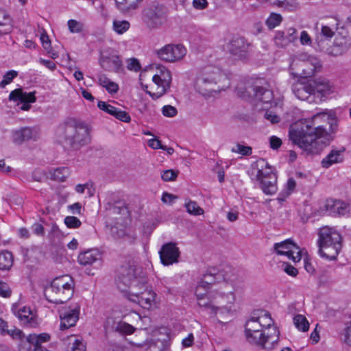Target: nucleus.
<instances>
[{
    "instance_id": "obj_1",
    "label": "nucleus",
    "mask_w": 351,
    "mask_h": 351,
    "mask_svg": "<svg viewBox=\"0 0 351 351\" xmlns=\"http://www.w3.org/2000/svg\"><path fill=\"white\" fill-rule=\"evenodd\" d=\"M319 117L315 115L312 119L302 121L289 131L293 143L307 154H319L330 141V135L323 125H317Z\"/></svg>"
},
{
    "instance_id": "obj_2",
    "label": "nucleus",
    "mask_w": 351,
    "mask_h": 351,
    "mask_svg": "<svg viewBox=\"0 0 351 351\" xmlns=\"http://www.w3.org/2000/svg\"><path fill=\"white\" fill-rule=\"evenodd\" d=\"M245 336L247 341L272 350L278 343L280 331L274 326V321L268 312L261 311L257 317H252L245 323Z\"/></svg>"
},
{
    "instance_id": "obj_3",
    "label": "nucleus",
    "mask_w": 351,
    "mask_h": 351,
    "mask_svg": "<svg viewBox=\"0 0 351 351\" xmlns=\"http://www.w3.org/2000/svg\"><path fill=\"white\" fill-rule=\"evenodd\" d=\"M318 254L330 261L336 260L342 248L341 234L334 228L323 226L318 230Z\"/></svg>"
},
{
    "instance_id": "obj_4",
    "label": "nucleus",
    "mask_w": 351,
    "mask_h": 351,
    "mask_svg": "<svg viewBox=\"0 0 351 351\" xmlns=\"http://www.w3.org/2000/svg\"><path fill=\"white\" fill-rule=\"evenodd\" d=\"M63 134L65 143L75 149H80L90 141L88 127L75 120H69L65 123Z\"/></svg>"
},
{
    "instance_id": "obj_5",
    "label": "nucleus",
    "mask_w": 351,
    "mask_h": 351,
    "mask_svg": "<svg viewBox=\"0 0 351 351\" xmlns=\"http://www.w3.org/2000/svg\"><path fill=\"white\" fill-rule=\"evenodd\" d=\"M138 270L134 265H122L118 271L116 280L117 288L128 297L132 291V287H138L145 280V278L138 276Z\"/></svg>"
},
{
    "instance_id": "obj_6",
    "label": "nucleus",
    "mask_w": 351,
    "mask_h": 351,
    "mask_svg": "<svg viewBox=\"0 0 351 351\" xmlns=\"http://www.w3.org/2000/svg\"><path fill=\"white\" fill-rule=\"evenodd\" d=\"M74 282L70 276L57 277L51 282V289L56 295L53 301L56 304H62L69 300L73 293Z\"/></svg>"
},
{
    "instance_id": "obj_7",
    "label": "nucleus",
    "mask_w": 351,
    "mask_h": 351,
    "mask_svg": "<svg viewBox=\"0 0 351 351\" xmlns=\"http://www.w3.org/2000/svg\"><path fill=\"white\" fill-rule=\"evenodd\" d=\"M221 76L219 69L212 66L205 67L197 77V90L202 95H208L212 90L211 86L217 84Z\"/></svg>"
},
{
    "instance_id": "obj_8",
    "label": "nucleus",
    "mask_w": 351,
    "mask_h": 351,
    "mask_svg": "<svg viewBox=\"0 0 351 351\" xmlns=\"http://www.w3.org/2000/svg\"><path fill=\"white\" fill-rule=\"evenodd\" d=\"M156 296V293L148 288L145 280L141 286L138 287H132L131 293L127 298L131 302L149 310L155 305Z\"/></svg>"
},
{
    "instance_id": "obj_9",
    "label": "nucleus",
    "mask_w": 351,
    "mask_h": 351,
    "mask_svg": "<svg viewBox=\"0 0 351 351\" xmlns=\"http://www.w3.org/2000/svg\"><path fill=\"white\" fill-rule=\"evenodd\" d=\"M165 19L166 9L159 3H153L145 8L143 12V21L151 28L160 26Z\"/></svg>"
},
{
    "instance_id": "obj_10",
    "label": "nucleus",
    "mask_w": 351,
    "mask_h": 351,
    "mask_svg": "<svg viewBox=\"0 0 351 351\" xmlns=\"http://www.w3.org/2000/svg\"><path fill=\"white\" fill-rule=\"evenodd\" d=\"M273 248L278 255H285L294 263H298L301 260L300 247L291 239L276 243Z\"/></svg>"
},
{
    "instance_id": "obj_11",
    "label": "nucleus",
    "mask_w": 351,
    "mask_h": 351,
    "mask_svg": "<svg viewBox=\"0 0 351 351\" xmlns=\"http://www.w3.org/2000/svg\"><path fill=\"white\" fill-rule=\"evenodd\" d=\"M291 90L300 100L308 101L309 103L315 101V90L311 81L298 80L291 85Z\"/></svg>"
},
{
    "instance_id": "obj_12",
    "label": "nucleus",
    "mask_w": 351,
    "mask_h": 351,
    "mask_svg": "<svg viewBox=\"0 0 351 351\" xmlns=\"http://www.w3.org/2000/svg\"><path fill=\"white\" fill-rule=\"evenodd\" d=\"M186 52V49L182 45L169 44L158 50L156 53L160 60L173 62L182 59Z\"/></svg>"
},
{
    "instance_id": "obj_13",
    "label": "nucleus",
    "mask_w": 351,
    "mask_h": 351,
    "mask_svg": "<svg viewBox=\"0 0 351 351\" xmlns=\"http://www.w3.org/2000/svg\"><path fill=\"white\" fill-rule=\"evenodd\" d=\"M152 80L157 86V90L155 93L146 91V93L153 99H157L165 95L167 90L170 87L171 81V73L164 67L163 69L160 71V75H154Z\"/></svg>"
},
{
    "instance_id": "obj_14",
    "label": "nucleus",
    "mask_w": 351,
    "mask_h": 351,
    "mask_svg": "<svg viewBox=\"0 0 351 351\" xmlns=\"http://www.w3.org/2000/svg\"><path fill=\"white\" fill-rule=\"evenodd\" d=\"M80 311V305L74 304L68 308H64L60 311V318L61 320L60 328L61 330L68 329L75 325L79 319Z\"/></svg>"
},
{
    "instance_id": "obj_15",
    "label": "nucleus",
    "mask_w": 351,
    "mask_h": 351,
    "mask_svg": "<svg viewBox=\"0 0 351 351\" xmlns=\"http://www.w3.org/2000/svg\"><path fill=\"white\" fill-rule=\"evenodd\" d=\"M99 62L101 68L107 71L119 73L123 71L121 58L116 53H102Z\"/></svg>"
},
{
    "instance_id": "obj_16",
    "label": "nucleus",
    "mask_w": 351,
    "mask_h": 351,
    "mask_svg": "<svg viewBox=\"0 0 351 351\" xmlns=\"http://www.w3.org/2000/svg\"><path fill=\"white\" fill-rule=\"evenodd\" d=\"M159 254L162 264L169 266L178 262L180 250L176 243L170 242L162 246Z\"/></svg>"
},
{
    "instance_id": "obj_17",
    "label": "nucleus",
    "mask_w": 351,
    "mask_h": 351,
    "mask_svg": "<svg viewBox=\"0 0 351 351\" xmlns=\"http://www.w3.org/2000/svg\"><path fill=\"white\" fill-rule=\"evenodd\" d=\"M300 60L302 61L300 65L302 69V74L305 77H311L321 69L322 64L319 60L315 56L301 54Z\"/></svg>"
},
{
    "instance_id": "obj_18",
    "label": "nucleus",
    "mask_w": 351,
    "mask_h": 351,
    "mask_svg": "<svg viewBox=\"0 0 351 351\" xmlns=\"http://www.w3.org/2000/svg\"><path fill=\"white\" fill-rule=\"evenodd\" d=\"M297 39V31L293 27H290L282 31H277L274 38L276 46L280 48H285Z\"/></svg>"
},
{
    "instance_id": "obj_19",
    "label": "nucleus",
    "mask_w": 351,
    "mask_h": 351,
    "mask_svg": "<svg viewBox=\"0 0 351 351\" xmlns=\"http://www.w3.org/2000/svg\"><path fill=\"white\" fill-rule=\"evenodd\" d=\"M10 100L19 101L22 105L20 108L23 110H28L31 103L36 101L34 93H25L20 89H16L12 91L9 95Z\"/></svg>"
},
{
    "instance_id": "obj_20",
    "label": "nucleus",
    "mask_w": 351,
    "mask_h": 351,
    "mask_svg": "<svg viewBox=\"0 0 351 351\" xmlns=\"http://www.w3.org/2000/svg\"><path fill=\"white\" fill-rule=\"evenodd\" d=\"M78 262L82 265H92L94 263L101 265V254L98 249H90L78 255Z\"/></svg>"
},
{
    "instance_id": "obj_21",
    "label": "nucleus",
    "mask_w": 351,
    "mask_h": 351,
    "mask_svg": "<svg viewBox=\"0 0 351 351\" xmlns=\"http://www.w3.org/2000/svg\"><path fill=\"white\" fill-rule=\"evenodd\" d=\"M249 44L242 37L233 38L228 45V49L234 56L239 58H245L247 52Z\"/></svg>"
},
{
    "instance_id": "obj_22",
    "label": "nucleus",
    "mask_w": 351,
    "mask_h": 351,
    "mask_svg": "<svg viewBox=\"0 0 351 351\" xmlns=\"http://www.w3.org/2000/svg\"><path fill=\"white\" fill-rule=\"evenodd\" d=\"M97 107L100 110L114 117L115 118L125 123H128L130 121L131 118L128 112H126L125 111L119 110L116 107L111 106L105 101H99L97 104Z\"/></svg>"
},
{
    "instance_id": "obj_23",
    "label": "nucleus",
    "mask_w": 351,
    "mask_h": 351,
    "mask_svg": "<svg viewBox=\"0 0 351 351\" xmlns=\"http://www.w3.org/2000/svg\"><path fill=\"white\" fill-rule=\"evenodd\" d=\"M324 208L330 215H344L348 213L347 204L341 200L327 199Z\"/></svg>"
},
{
    "instance_id": "obj_24",
    "label": "nucleus",
    "mask_w": 351,
    "mask_h": 351,
    "mask_svg": "<svg viewBox=\"0 0 351 351\" xmlns=\"http://www.w3.org/2000/svg\"><path fill=\"white\" fill-rule=\"evenodd\" d=\"M12 310L14 314L24 324H29L32 327H35L37 325L29 308L26 306L19 308V305L14 304L12 306Z\"/></svg>"
},
{
    "instance_id": "obj_25",
    "label": "nucleus",
    "mask_w": 351,
    "mask_h": 351,
    "mask_svg": "<svg viewBox=\"0 0 351 351\" xmlns=\"http://www.w3.org/2000/svg\"><path fill=\"white\" fill-rule=\"evenodd\" d=\"M248 93L257 101L268 104L273 99V93L271 90L263 86H252L249 88Z\"/></svg>"
},
{
    "instance_id": "obj_26",
    "label": "nucleus",
    "mask_w": 351,
    "mask_h": 351,
    "mask_svg": "<svg viewBox=\"0 0 351 351\" xmlns=\"http://www.w3.org/2000/svg\"><path fill=\"white\" fill-rule=\"evenodd\" d=\"M223 279V276L221 272L215 268H210L203 275L199 282L210 289L212 285L219 282Z\"/></svg>"
},
{
    "instance_id": "obj_27",
    "label": "nucleus",
    "mask_w": 351,
    "mask_h": 351,
    "mask_svg": "<svg viewBox=\"0 0 351 351\" xmlns=\"http://www.w3.org/2000/svg\"><path fill=\"white\" fill-rule=\"evenodd\" d=\"M343 152L337 149H332L322 161L323 168L328 169L334 164L342 162L343 160Z\"/></svg>"
},
{
    "instance_id": "obj_28",
    "label": "nucleus",
    "mask_w": 351,
    "mask_h": 351,
    "mask_svg": "<svg viewBox=\"0 0 351 351\" xmlns=\"http://www.w3.org/2000/svg\"><path fill=\"white\" fill-rule=\"evenodd\" d=\"M49 340L50 335L48 333L30 334L28 335V341L34 347L33 351H48L45 347L42 346V343L48 342Z\"/></svg>"
},
{
    "instance_id": "obj_29",
    "label": "nucleus",
    "mask_w": 351,
    "mask_h": 351,
    "mask_svg": "<svg viewBox=\"0 0 351 351\" xmlns=\"http://www.w3.org/2000/svg\"><path fill=\"white\" fill-rule=\"evenodd\" d=\"M315 87V94L318 93L322 97L326 96L334 92V86L329 80L326 79H318L312 82Z\"/></svg>"
},
{
    "instance_id": "obj_30",
    "label": "nucleus",
    "mask_w": 351,
    "mask_h": 351,
    "mask_svg": "<svg viewBox=\"0 0 351 351\" xmlns=\"http://www.w3.org/2000/svg\"><path fill=\"white\" fill-rule=\"evenodd\" d=\"M197 304L200 307L209 311V313L213 315H216L218 313L221 314L229 313L231 311L230 307L217 306L211 302L206 301L204 297H203V299H198Z\"/></svg>"
},
{
    "instance_id": "obj_31",
    "label": "nucleus",
    "mask_w": 351,
    "mask_h": 351,
    "mask_svg": "<svg viewBox=\"0 0 351 351\" xmlns=\"http://www.w3.org/2000/svg\"><path fill=\"white\" fill-rule=\"evenodd\" d=\"M12 140L16 144L34 138V133L30 128H23L12 132Z\"/></svg>"
},
{
    "instance_id": "obj_32",
    "label": "nucleus",
    "mask_w": 351,
    "mask_h": 351,
    "mask_svg": "<svg viewBox=\"0 0 351 351\" xmlns=\"http://www.w3.org/2000/svg\"><path fill=\"white\" fill-rule=\"evenodd\" d=\"M259 182L261 187L265 194L271 195L276 192L277 176L276 174H270L268 178H262Z\"/></svg>"
},
{
    "instance_id": "obj_33",
    "label": "nucleus",
    "mask_w": 351,
    "mask_h": 351,
    "mask_svg": "<svg viewBox=\"0 0 351 351\" xmlns=\"http://www.w3.org/2000/svg\"><path fill=\"white\" fill-rule=\"evenodd\" d=\"M334 43L345 52L347 51L351 46L350 38L348 36L347 32H346L344 35H341V34H337L335 38Z\"/></svg>"
},
{
    "instance_id": "obj_34",
    "label": "nucleus",
    "mask_w": 351,
    "mask_h": 351,
    "mask_svg": "<svg viewBox=\"0 0 351 351\" xmlns=\"http://www.w3.org/2000/svg\"><path fill=\"white\" fill-rule=\"evenodd\" d=\"M13 263L12 254L8 251L0 253V269H9Z\"/></svg>"
},
{
    "instance_id": "obj_35",
    "label": "nucleus",
    "mask_w": 351,
    "mask_h": 351,
    "mask_svg": "<svg viewBox=\"0 0 351 351\" xmlns=\"http://www.w3.org/2000/svg\"><path fill=\"white\" fill-rule=\"evenodd\" d=\"M70 173L67 167H62L53 169L51 173V177L53 180L63 182L69 176Z\"/></svg>"
},
{
    "instance_id": "obj_36",
    "label": "nucleus",
    "mask_w": 351,
    "mask_h": 351,
    "mask_svg": "<svg viewBox=\"0 0 351 351\" xmlns=\"http://www.w3.org/2000/svg\"><path fill=\"white\" fill-rule=\"evenodd\" d=\"M258 164H261V167L265 165V169H261L257 171L256 176L257 180L261 181L262 178H268L270 174H275L265 160L258 161Z\"/></svg>"
},
{
    "instance_id": "obj_37",
    "label": "nucleus",
    "mask_w": 351,
    "mask_h": 351,
    "mask_svg": "<svg viewBox=\"0 0 351 351\" xmlns=\"http://www.w3.org/2000/svg\"><path fill=\"white\" fill-rule=\"evenodd\" d=\"M293 323L295 327L302 331L306 332L309 328V324L306 318L302 315H297L293 317Z\"/></svg>"
},
{
    "instance_id": "obj_38",
    "label": "nucleus",
    "mask_w": 351,
    "mask_h": 351,
    "mask_svg": "<svg viewBox=\"0 0 351 351\" xmlns=\"http://www.w3.org/2000/svg\"><path fill=\"white\" fill-rule=\"evenodd\" d=\"M282 21V17L280 14L271 13L266 20V25L268 28L271 29L279 25Z\"/></svg>"
},
{
    "instance_id": "obj_39",
    "label": "nucleus",
    "mask_w": 351,
    "mask_h": 351,
    "mask_svg": "<svg viewBox=\"0 0 351 351\" xmlns=\"http://www.w3.org/2000/svg\"><path fill=\"white\" fill-rule=\"evenodd\" d=\"M115 330L117 332L122 333V334L131 335L135 331L136 329L133 326H132L125 322L121 321L117 324Z\"/></svg>"
},
{
    "instance_id": "obj_40",
    "label": "nucleus",
    "mask_w": 351,
    "mask_h": 351,
    "mask_svg": "<svg viewBox=\"0 0 351 351\" xmlns=\"http://www.w3.org/2000/svg\"><path fill=\"white\" fill-rule=\"evenodd\" d=\"M130 23L128 21H113V29L119 34H122L130 28Z\"/></svg>"
},
{
    "instance_id": "obj_41",
    "label": "nucleus",
    "mask_w": 351,
    "mask_h": 351,
    "mask_svg": "<svg viewBox=\"0 0 351 351\" xmlns=\"http://www.w3.org/2000/svg\"><path fill=\"white\" fill-rule=\"evenodd\" d=\"M185 207L187 212L191 215H201L204 213V210L194 201H189L188 203H186Z\"/></svg>"
},
{
    "instance_id": "obj_42",
    "label": "nucleus",
    "mask_w": 351,
    "mask_h": 351,
    "mask_svg": "<svg viewBox=\"0 0 351 351\" xmlns=\"http://www.w3.org/2000/svg\"><path fill=\"white\" fill-rule=\"evenodd\" d=\"M232 152L238 153L243 156H250L252 153V149L250 146H245L240 143L236 144L232 149Z\"/></svg>"
},
{
    "instance_id": "obj_43",
    "label": "nucleus",
    "mask_w": 351,
    "mask_h": 351,
    "mask_svg": "<svg viewBox=\"0 0 351 351\" xmlns=\"http://www.w3.org/2000/svg\"><path fill=\"white\" fill-rule=\"evenodd\" d=\"M68 27L71 33H80L84 29V24L74 19L68 21Z\"/></svg>"
},
{
    "instance_id": "obj_44",
    "label": "nucleus",
    "mask_w": 351,
    "mask_h": 351,
    "mask_svg": "<svg viewBox=\"0 0 351 351\" xmlns=\"http://www.w3.org/2000/svg\"><path fill=\"white\" fill-rule=\"evenodd\" d=\"M136 0H115L119 8L123 12L128 11L134 8V3Z\"/></svg>"
},
{
    "instance_id": "obj_45",
    "label": "nucleus",
    "mask_w": 351,
    "mask_h": 351,
    "mask_svg": "<svg viewBox=\"0 0 351 351\" xmlns=\"http://www.w3.org/2000/svg\"><path fill=\"white\" fill-rule=\"evenodd\" d=\"M8 19V16L3 10H0V36L7 34L11 32V27L6 26L3 21Z\"/></svg>"
},
{
    "instance_id": "obj_46",
    "label": "nucleus",
    "mask_w": 351,
    "mask_h": 351,
    "mask_svg": "<svg viewBox=\"0 0 351 351\" xmlns=\"http://www.w3.org/2000/svg\"><path fill=\"white\" fill-rule=\"evenodd\" d=\"M64 223L69 228H77L81 226L80 219L74 216H67L64 219Z\"/></svg>"
},
{
    "instance_id": "obj_47",
    "label": "nucleus",
    "mask_w": 351,
    "mask_h": 351,
    "mask_svg": "<svg viewBox=\"0 0 351 351\" xmlns=\"http://www.w3.org/2000/svg\"><path fill=\"white\" fill-rule=\"evenodd\" d=\"M17 76V72L15 71H10L3 76V80L0 82V86L4 87L6 84L10 83L12 80Z\"/></svg>"
},
{
    "instance_id": "obj_48",
    "label": "nucleus",
    "mask_w": 351,
    "mask_h": 351,
    "mask_svg": "<svg viewBox=\"0 0 351 351\" xmlns=\"http://www.w3.org/2000/svg\"><path fill=\"white\" fill-rule=\"evenodd\" d=\"M127 69L130 71H139L141 69V64L136 58H130L127 60Z\"/></svg>"
},
{
    "instance_id": "obj_49",
    "label": "nucleus",
    "mask_w": 351,
    "mask_h": 351,
    "mask_svg": "<svg viewBox=\"0 0 351 351\" xmlns=\"http://www.w3.org/2000/svg\"><path fill=\"white\" fill-rule=\"evenodd\" d=\"M178 177V172L169 169L163 171L162 174L161 175L162 179L165 182H169L173 181L176 179Z\"/></svg>"
},
{
    "instance_id": "obj_50",
    "label": "nucleus",
    "mask_w": 351,
    "mask_h": 351,
    "mask_svg": "<svg viewBox=\"0 0 351 351\" xmlns=\"http://www.w3.org/2000/svg\"><path fill=\"white\" fill-rule=\"evenodd\" d=\"M326 53L329 56H338L344 53L345 51L334 43L332 46L326 49Z\"/></svg>"
},
{
    "instance_id": "obj_51",
    "label": "nucleus",
    "mask_w": 351,
    "mask_h": 351,
    "mask_svg": "<svg viewBox=\"0 0 351 351\" xmlns=\"http://www.w3.org/2000/svg\"><path fill=\"white\" fill-rule=\"evenodd\" d=\"M162 112L165 117H173L177 114L178 110L175 107L167 105L162 107Z\"/></svg>"
},
{
    "instance_id": "obj_52",
    "label": "nucleus",
    "mask_w": 351,
    "mask_h": 351,
    "mask_svg": "<svg viewBox=\"0 0 351 351\" xmlns=\"http://www.w3.org/2000/svg\"><path fill=\"white\" fill-rule=\"evenodd\" d=\"M208 290L209 289H208V287L199 282L195 289V295L197 297V300L203 299V297L206 295Z\"/></svg>"
},
{
    "instance_id": "obj_53",
    "label": "nucleus",
    "mask_w": 351,
    "mask_h": 351,
    "mask_svg": "<svg viewBox=\"0 0 351 351\" xmlns=\"http://www.w3.org/2000/svg\"><path fill=\"white\" fill-rule=\"evenodd\" d=\"M32 344L28 341V336L25 337L23 339H21L19 344V351H30L32 349Z\"/></svg>"
},
{
    "instance_id": "obj_54",
    "label": "nucleus",
    "mask_w": 351,
    "mask_h": 351,
    "mask_svg": "<svg viewBox=\"0 0 351 351\" xmlns=\"http://www.w3.org/2000/svg\"><path fill=\"white\" fill-rule=\"evenodd\" d=\"M299 6L300 4L296 0H285L282 8L289 11H293L298 9Z\"/></svg>"
},
{
    "instance_id": "obj_55",
    "label": "nucleus",
    "mask_w": 351,
    "mask_h": 351,
    "mask_svg": "<svg viewBox=\"0 0 351 351\" xmlns=\"http://www.w3.org/2000/svg\"><path fill=\"white\" fill-rule=\"evenodd\" d=\"M282 266L284 267V271L289 276L295 277L298 274V269L293 266L287 263H284Z\"/></svg>"
},
{
    "instance_id": "obj_56",
    "label": "nucleus",
    "mask_w": 351,
    "mask_h": 351,
    "mask_svg": "<svg viewBox=\"0 0 351 351\" xmlns=\"http://www.w3.org/2000/svg\"><path fill=\"white\" fill-rule=\"evenodd\" d=\"M269 143L271 148L273 149H277L282 145V141L280 138L276 136H272L269 138Z\"/></svg>"
},
{
    "instance_id": "obj_57",
    "label": "nucleus",
    "mask_w": 351,
    "mask_h": 351,
    "mask_svg": "<svg viewBox=\"0 0 351 351\" xmlns=\"http://www.w3.org/2000/svg\"><path fill=\"white\" fill-rule=\"evenodd\" d=\"M148 145L154 149H166V146H164L161 144V142L160 141H159L158 139L157 138H152V139H149L148 141Z\"/></svg>"
},
{
    "instance_id": "obj_58",
    "label": "nucleus",
    "mask_w": 351,
    "mask_h": 351,
    "mask_svg": "<svg viewBox=\"0 0 351 351\" xmlns=\"http://www.w3.org/2000/svg\"><path fill=\"white\" fill-rule=\"evenodd\" d=\"M194 342V336L193 333H189L188 336L182 341V346L184 348H189L193 346Z\"/></svg>"
},
{
    "instance_id": "obj_59",
    "label": "nucleus",
    "mask_w": 351,
    "mask_h": 351,
    "mask_svg": "<svg viewBox=\"0 0 351 351\" xmlns=\"http://www.w3.org/2000/svg\"><path fill=\"white\" fill-rule=\"evenodd\" d=\"M8 335H10L11 337H12L14 339H19V341H21V339H23V338L25 337L23 332L21 330L16 329V328L13 329V330H10V331H8Z\"/></svg>"
},
{
    "instance_id": "obj_60",
    "label": "nucleus",
    "mask_w": 351,
    "mask_h": 351,
    "mask_svg": "<svg viewBox=\"0 0 351 351\" xmlns=\"http://www.w3.org/2000/svg\"><path fill=\"white\" fill-rule=\"evenodd\" d=\"M300 40L303 45H310L311 44V38L306 31L301 32Z\"/></svg>"
},
{
    "instance_id": "obj_61",
    "label": "nucleus",
    "mask_w": 351,
    "mask_h": 351,
    "mask_svg": "<svg viewBox=\"0 0 351 351\" xmlns=\"http://www.w3.org/2000/svg\"><path fill=\"white\" fill-rule=\"evenodd\" d=\"M40 40L43 45V47L45 50H48L51 48V41L49 38V36L45 34V32L43 33L40 36Z\"/></svg>"
},
{
    "instance_id": "obj_62",
    "label": "nucleus",
    "mask_w": 351,
    "mask_h": 351,
    "mask_svg": "<svg viewBox=\"0 0 351 351\" xmlns=\"http://www.w3.org/2000/svg\"><path fill=\"white\" fill-rule=\"evenodd\" d=\"M109 93H116L119 90V86L117 83L110 80L104 87Z\"/></svg>"
},
{
    "instance_id": "obj_63",
    "label": "nucleus",
    "mask_w": 351,
    "mask_h": 351,
    "mask_svg": "<svg viewBox=\"0 0 351 351\" xmlns=\"http://www.w3.org/2000/svg\"><path fill=\"white\" fill-rule=\"evenodd\" d=\"M344 341L346 343L351 346V320L349 325L345 328Z\"/></svg>"
},
{
    "instance_id": "obj_64",
    "label": "nucleus",
    "mask_w": 351,
    "mask_h": 351,
    "mask_svg": "<svg viewBox=\"0 0 351 351\" xmlns=\"http://www.w3.org/2000/svg\"><path fill=\"white\" fill-rule=\"evenodd\" d=\"M73 351H86L85 346L82 341L75 339L72 347Z\"/></svg>"
}]
</instances>
